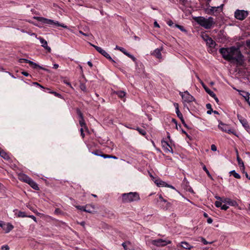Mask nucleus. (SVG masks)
Returning <instances> with one entry per match:
<instances>
[{
  "mask_svg": "<svg viewBox=\"0 0 250 250\" xmlns=\"http://www.w3.org/2000/svg\"><path fill=\"white\" fill-rule=\"evenodd\" d=\"M237 117L240 122V123L242 124V125L245 128H249V124L247 121L245 119H243L240 115H237Z\"/></svg>",
  "mask_w": 250,
  "mask_h": 250,
  "instance_id": "obj_17",
  "label": "nucleus"
},
{
  "mask_svg": "<svg viewBox=\"0 0 250 250\" xmlns=\"http://www.w3.org/2000/svg\"><path fill=\"white\" fill-rule=\"evenodd\" d=\"M23 75L25 76H28L29 75V74L26 72H25V71H23L21 73Z\"/></svg>",
  "mask_w": 250,
  "mask_h": 250,
  "instance_id": "obj_62",
  "label": "nucleus"
},
{
  "mask_svg": "<svg viewBox=\"0 0 250 250\" xmlns=\"http://www.w3.org/2000/svg\"><path fill=\"white\" fill-rule=\"evenodd\" d=\"M4 187L3 185L0 183V190H4Z\"/></svg>",
  "mask_w": 250,
  "mask_h": 250,
  "instance_id": "obj_61",
  "label": "nucleus"
},
{
  "mask_svg": "<svg viewBox=\"0 0 250 250\" xmlns=\"http://www.w3.org/2000/svg\"><path fill=\"white\" fill-rule=\"evenodd\" d=\"M126 56L132 59L133 61H135L136 60L135 58L129 53H128Z\"/></svg>",
  "mask_w": 250,
  "mask_h": 250,
  "instance_id": "obj_50",
  "label": "nucleus"
},
{
  "mask_svg": "<svg viewBox=\"0 0 250 250\" xmlns=\"http://www.w3.org/2000/svg\"><path fill=\"white\" fill-rule=\"evenodd\" d=\"M177 116L180 118V119L181 120L182 124L184 125L186 127H188V125H187L185 123V121L184 119V118H183V115L180 112V110H177Z\"/></svg>",
  "mask_w": 250,
  "mask_h": 250,
  "instance_id": "obj_20",
  "label": "nucleus"
},
{
  "mask_svg": "<svg viewBox=\"0 0 250 250\" xmlns=\"http://www.w3.org/2000/svg\"><path fill=\"white\" fill-rule=\"evenodd\" d=\"M5 223L2 222V221H0V227H1L3 229H4V227H5Z\"/></svg>",
  "mask_w": 250,
  "mask_h": 250,
  "instance_id": "obj_57",
  "label": "nucleus"
},
{
  "mask_svg": "<svg viewBox=\"0 0 250 250\" xmlns=\"http://www.w3.org/2000/svg\"><path fill=\"white\" fill-rule=\"evenodd\" d=\"M181 246L185 249L190 250L193 248V246L190 245L187 242H182L181 243Z\"/></svg>",
  "mask_w": 250,
  "mask_h": 250,
  "instance_id": "obj_22",
  "label": "nucleus"
},
{
  "mask_svg": "<svg viewBox=\"0 0 250 250\" xmlns=\"http://www.w3.org/2000/svg\"><path fill=\"white\" fill-rule=\"evenodd\" d=\"M194 20L206 29L210 28L213 23V19L210 17L208 19H205L204 17H195Z\"/></svg>",
  "mask_w": 250,
  "mask_h": 250,
  "instance_id": "obj_2",
  "label": "nucleus"
},
{
  "mask_svg": "<svg viewBox=\"0 0 250 250\" xmlns=\"http://www.w3.org/2000/svg\"><path fill=\"white\" fill-rule=\"evenodd\" d=\"M84 129H85L83 127H81V128L80 129L81 135L82 137H83V138L84 137V134L83 133Z\"/></svg>",
  "mask_w": 250,
  "mask_h": 250,
  "instance_id": "obj_47",
  "label": "nucleus"
},
{
  "mask_svg": "<svg viewBox=\"0 0 250 250\" xmlns=\"http://www.w3.org/2000/svg\"><path fill=\"white\" fill-rule=\"evenodd\" d=\"M237 19L243 21L245 19V17H235Z\"/></svg>",
  "mask_w": 250,
  "mask_h": 250,
  "instance_id": "obj_58",
  "label": "nucleus"
},
{
  "mask_svg": "<svg viewBox=\"0 0 250 250\" xmlns=\"http://www.w3.org/2000/svg\"><path fill=\"white\" fill-rule=\"evenodd\" d=\"M137 130L139 131V132L143 135H145L146 134V132L145 130L143 129H141V128H137Z\"/></svg>",
  "mask_w": 250,
  "mask_h": 250,
  "instance_id": "obj_39",
  "label": "nucleus"
},
{
  "mask_svg": "<svg viewBox=\"0 0 250 250\" xmlns=\"http://www.w3.org/2000/svg\"><path fill=\"white\" fill-rule=\"evenodd\" d=\"M152 245L156 247H164L167 244H171V241L167 240H164L162 239H158L156 240H152L150 241Z\"/></svg>",
  "mask_w": 250,
  "mask_h": 250,
  "instance_id": "obj_5",
  "label": "nucleus"
},
{
  "mask_svg": "<svg viewBox=\"0 0 250 250\" xmlns=\"http://www.w3.org/2000/svg\"><path fill=\"white\" fill-rule=\"evenodd\" d=\"M218 126V128L222 131L227 132L229 134L231 133L235 135V132L233 129H231L228 125L225 124L222 122H220Z\"/></svg>",
  "mask_w": 250,
  "mask_h": 250,
  "instance_id": "obj_6",
  "label": "nucleus"
},
{
  "mask_svg": "<svg viewBox=\"0 0 250 250\" xmlns=\"http://www.w3.org/2000/svg\"><path fill=\"white\" fill-rule=\"evenodd\" d=\"M202 85L203 86V88L205 89V87H207V86L205 84V83L203 82L202 81H201L200 82Z\"/></svg>",
  "mask_w": 250,
  "mask_h": 250,
  "instance_id": "obj_60",
  "label": "nucleus"
},
{
  "mask_svg": "<svg viewBox=\"0 0 250 250\" xmlns=\"http://www.w3.org/2000/svg\"><path fill=\"white\" fill-rule=\"evenodd\" d=\"M154 182L158 187H165L167 186V184L166 182L160 179L155 180Z\"/></svg>",
  "mask_w": 250,
  "mask_h": 250,
  "instance_id": "obj_23",
  "label": "nucleus"
},
{
  "mask_svg": "<svg viewBox=\"0 0 250 250\" xmlns=\"http://www.w3.org/2000/svg\"><path fill=\"white\" fill-rule=\"evenodd\" d=\"M163 50V47H161L160 48H157L151 54L155 57H156L158 59H161L162 58V54H161V51Z\"/></svg>",
  "mask_w": 250,
  "mask_h": 250,
  "instance_id": "obj_15",
  "label": "nucleus"
},
{
  "mask_svg": "<svg viewBox=\"0 0 250 250\" xmlns=\"http://www.w3.org/2000/svg\"><path fill=\"white\" fill-rule=\"evenodd\" d=\"M76 208L77 209H78L84 211L85 212H89V213H91V210H86V207L81 206H76Z\"/></svg>",
  "mask_w": 250,
  "mask_h": 250,
  "instance_id": "obj_28",
  "label": "nucleus"
},
{
  "mask_svg": "<svg viewBox=\"0 0 250 250\" xmlns=\"http://www.w3.org/2000/svg\"><path fill=\"white\" fill-rule=\"evenodd\" d=\"M18 216L19 217H24L27 216L25 215V213L24 212L20 211L18 213Z\"/></svg>",
  "mask_w": 250,
  "mask_h": 250,
  "instance_id": "obj_41",
  "label": "nucleus"
},
{
  "mask_svg": "<svg viewBox=\"0 0 250 250\" xmlns=\"http://www.w3.org/2000/svg\"><path fill=\"white\" fill-rule=\"evenodd\" d=\"M80 88L83 92H86L87 91V88L86 85L83 83H81Z\"/></svg>",
  "mask_w": 250,
  "mask_h": 250,
  "instance_id": "obj_37",
  "label": "nucleus"
},
{
  "mask_svg": "<svg viewBox=\"0 0 250 250\" xmlns=\"http://www.w3.org/2000/svg\"><path fill=\"white\" fill-rule=\"evenodd\" d=\"M222 5L220 6H217V7H211L209 9V12H208V14H218L217 11H222Z\"/></svg>",
  "mask_w": 250,
  "mask_h": 250,
  "instance_id": "obj_12",
  "label": "nucleus"
},
{
  "mask_svg": "<svg viewBox=\"0 0 250 250\" xmlns=\"http://www.w3.org/2000/svg\"><path fill=\"white\" fill-rule=\"evenodd\" d=\"M119 50L123 52L125 55H127V54L128 53L124 48L121 47H120V49Z\"/></svg>",
  "mask_w": 250,
  "mask_h": 250,
  "instance_id": "obj_45",
  "label": "nucleus"
},
{
  "mask_svg": "<svg viewBox=\"0 0 250 250\" xmlns=\"http://www.w3.org/2000/svg\"><path fill=\"white\" fill-rule=\"evenodd\" d=\"M28 184H29L33 189L35 190H39V188L38 185L31 179L28 183Z\"/></svg>",
  "mask_w": 250,
  "mask_h": 250,
  "instance_id": "obj_21",
  "label": "nucleus"
},
{
  "mask_svg": "<svg viewBox=\"0 0 250 250\" xmlns=\"http://www.w3.org/2000/svg\"><path fill=\"white\" fill-rule=\"evenodd\" d=\"M0 155L5 160H8L10 158L9 155L3 150L0 151Z\"/></svg>",
  "mask_w": 250,
  "mask_h": 250,
  "instance_id": "obj_27",
  "label": "nucleus"
},
{
  "mask_svg": "<svg viewBox=\"0 0 250 250\" xmlns=\"http://www.w3.org/2000/svg\"><path fill=\"white\" fill-rule=\"evenodd\" d=\"M223 203L222 202L220 201V200L216 201L214 204L215 206L217 208H221V209L222 210H226L229 208V206H228L227 205H222Z\"/></svg>",
  "mask_w": 250,
  "mask_h": 250,
  "instance_id": "obj_14",
  "label": "nucleus"
},
{
  "mask_svg": "<svg viewBox=\"0 0 250 250\" xmlns=\"http://www.w3.org/2000/svg\"><path fill=\"white\" fill-rule=\"evenodd\" d=\"M18 178L20 181L28 184L31 178L25 174L21 173L18 174Z\"/></svg>",
  "mask_w": 250,
  "mask_h": 250,
  "instance_id": "obj_11",
  "label": "nucleus"
},
{
  "mask_svg": "<svg viewBox=\"0 0 250 250\" xmlns=\"http://www.w3.org/2000/svg\"><path fill=\"white\" fill-rule=\"evenodd\" d=\"M79 124L81 126V127H83L85 130H87L88 129H87V127L86 125V124H85V121H84V119H80L79 120Z\"/></svg>",
  "mask_w": 250,
  "mask_h": 250,
  "instance_id": "obj_26",
  "label": "nucleus"
},
{
  "mask_svg": "<svg viewBox=\"0 0 250 250\" xmlns=\"http://www.w3.org/2000/svg\"><path fill=\"white\" fill-rule=\"evenodd\" d=\"M223 58L230 62H235L239 65L243 63V56L239 49L234 46L221 48L219 50Z\"/></svg>",
  "mask_w": 250,
  "mask_h": 250,
  "instance_id": "obj_1",
  "label": "nucleus"
},
{
  "mask_svg": "<svg viewBox=\"0 0 250 250\" xmlns=\"http://www.w3.org/2000/svg\"><path fill=\"white\" fill-rule=\"evenodd\" d=\"M206 107L208 110L207 111V113L208 114H211L212 112V109L211 108V105L210 104H206Z\"/></svg>",
  "mask_w": 250,
  "mask_h": 250,
  "instance_id": "obj_35",
  "label": "nucleus"
},
{
  "mask_svg": "<svg viewBox=\"0 0 250 250\" xmlns=\"http://www.w3.org/2000/svg\"><path fill=\"white\" fill-rule=\"evenodd\" d=\"M204 89L211 97H215V93L211 91L208 87H205Z\"/></svg>",
  "mask_w": 250,
  "mask_h": 250,
  "instance_id": "obj_31",
  "label": "nucleus"
},
{
  "mask_svg": "<svg viewBox=\"0 0 250 250\" xmlns=\"http://www.w3.org/2000/svg\"><path fill=\"white\" fill-rule=\"evenodd\" d=\"M3 230L5 231V233H8L10 232L14 228L13 226L10 223L5 224L4 225Z\"/></svg>",
  "mask_w": 250,
  "mask_h": 250,
  "instance_id": "obj_19",
  "label": "nucleus"
},
{
  "mask_svg": "<svg viewBox=\"0 0 250 250\" xmlns=\"http://www.w3.org/2000/svg\"><path fill=\"white\" fill-rule=\"evenodd\" d=\"M174 106L175 107V108H176V113H177V110H179V106H178V104H177V103H174Z\"/></svg>",
  "mask_w": 250,
  "mask_h": 250,
  "instance_id": "obj_56",
  "label": "nucleus"
},
{
  "mask_svg": "<svg viewBox=\"0 0 250 250\" xmlns=\"http://www.w3.org/2000/svg\"><path fill=\"white\" fill-rule=\"evenodd\" d=\"M201 241L204 243L205 245H207L208 244H211L212 242L208 243L207 241V240L203 237H201Z\"/></svg>",
  "mask_w": 250,
  "mask_h": 250,
  "instance_id": "obj_44",
  "label": "nucleus"
},
{
  "mask_svg": "<svg viewBox=\"0 0 250 250\" xmlns=\"http://www.w3.org/2000/svg\"><path fill=\"white\" fill-rule=\"evenodd\" d=\"M203 169H204V171H205V172H206V173L207 174L208 176L211 179V180H213V178H212V177L211 176V175H210L209 172L208 171V170L207 169L206 166L204 165L203 167Z\"/></svg>",
  "mask_w": 250,
  "mask_h": 250,
  "instance_id": "obj_36",
  "label": "nucleus"
},
{
  "mask_svg": "<svg viewBox=\"0 0 250 250\" xmlns=\"http://www.w3.org/2000/svg\"><path fill=\"white\" fill-rule=\"evenodd\" d=\"M34 18L38 21H41L43 24L49 25H55L58 26H62L64 28H67V26L63 24H60L58 21H54L53 20L44 18L42 17H34Z\"/></svg>",
  "mask_w": 250,
  "mask_h": 250,
  "instance_id": "obj_4",
  "label": "nucleus"
},
{
  "mask_svg": "<svg viewBox=\"0 0 250 250\" xmlns=\"http://www.w3.org/2000/svg\"><path fill=\"white\" fill-rule=\"evenodd\" d=\"M62 82L63 83H65L66 85L70 86L71 88H73L71 83L68 82V81L65 79H63Z\"/></svg>",
  "mask_w": 250,
  "mask_h": 250,
  "instance_id": "obj_43",
  "label": "nucleus"
},
{
  "mask_svg": "<svg viewBox=\"0 0 250 250\" xmlns=\"http://www.w3.org/2000/svg\"><path fill=\"white\" fill-rule=\"evenodd\" d=\"M159 198L161 201L165 202V203H167V205H168V206H170L171 205L170 203L167 202V200L163 198L162 195H159Z\"/></svg>",
  "mask_w": 250,
  "mask_h": 250,
  "instance_id": "obj_40",
  "label": "nucleus"
},
{
  "mask_svg": "<svg viewBox=\"0 0 250 250\" xmlns=\"http://www.w3.org/2000/svg\"><path fill=\"white\" fill-rule=\"evenodd\" d=\"M77 113H78V114L79 115V116L80 117V119H83V114H82V113L80 110H78Z\"/></svg>",
  "mask_w": 250,
  "mask_h": 250,
  "instance_id": "obj_51",
  "label": "nucleus"
},
{
  "mask_svg": "<svg viewBox=\"0 0 250 250\" xmlns=\"http://www.w3.org/2000/svg\"><path fill=\"white\" fill-rule=\"evenodd\" d=\"M162 147H163L165 152H171L173 153V150L172 147L170 146L168 143L164 140L161 141Z\"/></svg>",
  "mask_w": 250,
  "mask_h": 250,
  "instance_id": "obj_10",
  "label": "nucleus"
},
{
  "mask_svg": "<svg viewBox=\"0 0 250 250\" xmlns=\"http://www.w3.org/2000/svg\"><path fill=\"white\" fill-rule=\"evenodd\" d=\"M19 62L21 63L24 62L28 63L30 64V62H31L32 61H29L27 59H20Z\"/></svg>",
  "mask_w": 250,
  "mask_h": 250,
  "instance_id": "obj_42",
  "label": "nucleus"
},
{
  "mask_svg": "<svg viewBox=\"0 0 250 250\" xmlns=\"http://www.w3.org/2000/svg\"><path fill=\"white\" fill-rule=\"evenodd\" d=\"M101 157H103L104 158H110V155L106 154H102V155H101Z\"/></svg>",
  "mask_w": 250,
  "mask_h": 250,
  "instance_id": "obj_52",
  "label": "nucleus"
},
{
  "mask_svg": "<svg viewBox=\"0 0 250 250\" xmlns=\"http://www.w3.org/2000/svg\"><path fill=\"white\" fill-rule=\"evenodd\" d=\"M237 160L238 161V163L239 166L240 167H242L243 169H244V163H243V161L240 158L239 156H237Z\"/></svg>",
  "mask_w": 250,
  "mask_h": 250,
  "instance_id": "obj_29",
  "label": "nucleus"
},
{
  "mask_svg": "<svg viewBox=\"0 0 250 250\" xmlns=\"http://www.w3.org/2000/svg\"><path fill=\"white\" fill-rule=\"evenodd\" d=\"M215 198L218 200H220V201L224 203L227 204L230 206H234L236 205V202L231 200L230 198H225V197H220L219 196H215Z\"/></svg>",
  "mask_w": 250,
  "mask_h": 250,
  "instance_id": "obj_9",
  "label": "nucleus"
},
{
  "mask_svg": "<svg viewBox=\"0 0 250 250\" xmlns=\"http://www.w3.org/2000/svg\"><path fill=\"white\" fill-rule=\"evenodd\" d=\"M207 222H208V224H211V223H212V219L211 218H208L207 219Z\"/></svg>",
  "mask_w": 250,
  "mask_h": 250,
  "instance_id": "obj_59",
  "label": "nucleus"
},
{
  "mask_svg": "<svg viewBox=\"0 0 250 250\" xmlns=\"http://www.w3.org/2000/svg\"><path fill=\"white\" fill-rule=\"evenodd\" d=\"M167 23L169 26L175 27V24H174V23L171 21H168Z\"/></svg>",
  "mask_w": 250,
  "mask_h": 250,
  "instance_id": "obj_46",
  "label": "nucleus"
},
{
  "mask_svg": "<svg viewBox=\"0 0 250 250\" xmlns=\"http://www.w3.org/2000/svg\"><path fill=\"white\" fill-rule=\"evenodd\" d=\"M28 217L29 218H32L35 222H37L36 218L34 215H29V216H28Z\"/></svg>",
  "mask_w": 250,
  "mask_h": 250,
  "instance_id": "obj_54",
  "label": "nucleus"
},
{
  "mask_svg": "<svg viewBox=\"0 0 250 250\" xmlns=\"http://www.w3.org/2000/svg\"><path fill=\"white\" fill-rule=\"evenodd\" d=\"M154 26L156 27H159V25L158 24V23L157 22V21H155L154 23Z\"/></svg>",
  "mask_w": 250,
  "mask_h": 250,
  "instance_id": "obj_63",
  "label": "nucleus"
},
{
  "mask_svg": "<svg viewBox=\"0 0 250 250\" xmlns=\"http://www.w3.org/2000/svg\"><path fill=\"white\" fill-rule=\"evenodd\" d=\"M206 42L207 44L210 47H213L216 45L215 42L211 38H209Z\"/></svg>",
  "mask_w": 250,
  "mask_h": 250,
  "instance_id": "obj_24",
  "label": "nucleus"
},
{
  "mask_svg": "<svg viewBox=\"0 0 250 250\" xmlns=\"http://www.w3.org/2000/svg\"><path fill=\"white\" fill-rule=\"evenodd\" d=\"M140 196L137 192H129L122 194V201L124 203H129L140 200Z\"/></svg>",
  "mask_w": 250,
  "mask_h": 250,
  "instance_id": "obj_3",
  "label": "nucleus"
},
{
  "mask_svg": "<svg viewBox=\"0 0 250 250\" xmlns=\"http://www.w3.org/2000/svg\"><path fill=\"white\" fill-rule=\"evenodd\" d=\"M116 93L121 98H124L125 95V92L124 91H119Z\"/></svg>",
  "mask_w": 250,
  "mask_h": 250,
  "instance_id": "obj_30",
  "label": "nucleus"
},
{
  "mask_svg": "<svg viewBox=\"0 0 250 250\" xmlns=\"http://www.w3.org/2000/svg\"><path fill=\"white\" fill-rule=\"evenodd\" d=\"M2 250H9V247L8 245H4L1 247Z\"/></svg>",
  "mask_w": 250,
  "mask_h": 250,
  "instance_id": "obj_48",
  "label": "nucleus"
},
{
  "mask_svg": "<svg viewBox=\"0 0 250 250\" xmlns=\"http://www.w3.org/2000/svg\"><path fill=\"white\" fill-rule=\"evenodd\" d=\"M174 26L179 28L181 31L184 32L185 33H187V30H186L183 26L178 25L177 24H175Z\"/></svg>",
  "mask_w": 250,
  "mask_h": 250,
  "instance_id": "obj_34",
  "label": "nucleus"
},
{
  "mask_svg": "<svg viewBox=\"0 0 250 250\" xmlns=\"http://www.w3.org/2000/svg\"><path fill=\"white\" fill-rule=\"evenodd\" d=\"M250 13L248 11L236 10L234 13V16H248Z\"/></svg>",
  "mask_w": 250,
  "mask_h": 250,
  "instance_id": "obj_18",
  "label": "nucleus"
},
{
  "mask_svg": "<svg viewBox=\"0 0 250 250\" xmlns=\"http://www.w3.org/2000/svg\"><path fill=\"white\" fill-rule=\"evenodd\" d=\"M180 95L181 96L183 100L187 103H190L194 100V98L187 91L184 92H180Z\"/></svg>",
  "mask_w": 250,
  "mask_h": 250,
  "instance_id": "obj_8",
  "label": "nucleus"
},
{
  "mask_svg": "<svg viewBox=\"0 0 250 250\" xmlns=\"http://www.w3.org/2000/svg\"><path fill=\"white\" fill-rule=\"evenodd\" d=\"M99 152V151L97 150L96 151L93 152L92 153L97 156H101V155H102V154H100Z\"/></svg>",
  "mask_w": 250,
  "mask_h": 250,
  "instance_id": "obj_53",
  "label": "nucleus"
},
{
  "mask_svg": "<svg viewBox=\"0 0 250 250\" xmlns=\"http://www.w3.org/2000/svg\"><path fill=\"white\" fill-rule=\"evenodd\" d=\"M211 149L213 151H216L217 150V147L216 146H215V145H212L211 146Z\"/></svg>",
  "mask_w": 250,
  "mask_h": 250,
  "instance_id": "obj_49",
  "label": "nucleus"
},
{
  "mask_svg": "<svg viewBox=\"0 0 250 250\" xmlns=\"http://www.w3.org/2000/svg\"><path fill=\"white\" fill-rule=\"evenodd\" d=\"M52 94H54L56 96H57L58 97H59V98L61 97V95L59 93L56 92L54 91V92H52Z\"/></svg>",
  "mask_w": 250,
  "mask_h": 250,
  "instance_id": "obj_55",
  "label": "nucleus"
},
{
  "mask_svg": "<svg viewBox=\"0 0 250 250\" xmlns=\"http://www.w3.org/2000/svg\"><path fill=\"white\" fill-rule=\"evenodd\" d=\"M89 43L91 46L94 47L99 53L101 54L109 61L115 62V61L112 59L110 56L104 50L102 49L101 47L95 45L91 43Z\"/></svg>",
  "mask_w": 250,
  "mask_h": 250,
  "instance_id": "obj_7",
  "label": "nucleus"
},
{
  "mask_svg": "<svg viewBox=\"0 0 250 250\" xmlns=\"http://www.w3.org/2000/svg\"><path fill=\"white\" fill-rule=\"evenodd\" d=\"M79 33H80L81 34H82L85 37H93V35H92V34L90 33L89 31L84 33L83 31L80 30Z\"/></svg>",
  "mask_w": 250,
  "mask_h": 250,
  "instance_id": "obj_33",
  "label": "nucleus"
},
{
  "mask_svg": "<svg viewBox=\"0 0 250 250\" xmlns=\"http://www.w3.org/2000/svg\"><path fill=\"white\" fill-rule=\"evenodd\" d=\"M237 91L239 92L240 94L244 98L247 103L250 101V94L249 92L239 90H237Z\"/></svg>",
  "mask_w": 250,
  "mask_h": 250,
  "instance_id": "obj_16",
  "label": "nucleus"
},
{
  "mask_svg": "<svg viewBox=\"0 0 250 250\" xmlns=\"http://www.w3.org/2000/svg\"><path fill=\"white\" fill-rule=\"evenodd\" d=\"M246 44L248 46L250 47V40H248L246 41Z\"/></svg>",
  "mask_w": 250,
  "mask_h": 250,
  "instance_id": "obj_64",
  "label": "nucleus"
},
{
  "mask_svg": "<svg viewBox=\"0 0 250 250\" xmlns=\"http://www.w3.org/2000/svg\"><path fill=\"white\" fill-rule=\"evenodd\" d=\"M201 37L206 42L210 38L207 34L205 33L202 34Z\"/></svg>",
  "mask_w": 250,
  "mask_h": 250,
  "instance_id": "obj_38",
  "label": "nucleus"
},
{
  "mask_svg": "<svg viewBox=\"0 0 250 250\" xmlns=\"http://www.w3.org/2000/svg\"><path fill=\"white\" fill-rule=\"evenodd\" d=\"M38 39L40 40V42L42 44V46L47 50L48 52H50L51 51V48L47 45V41L41 37L38 38Z\"/></svg>",
  "mask_w": 250,
  "mask_h": 250,
  "instance_id": "obj_13",
  "label": "nucleus"
},
{
  "mask_svg": "<svg viewBox=\"0 0 250 250\" xmlns=\"http://www.w3.org/2000/svg\"><path fill=\"white\" fill-rule=\"evenodd\" d=\"M231 174L233 175V176L237 179H240L241 176L240 175L236 173L235 170H232L229 172Z\"/></svg>",
  "mask_w": 250,
  "mask_h": 250,
  "instance_id": "obj_32",
  "label": "nucleus"
},
{
  "mask_svg": "<svg viewBox=\"0 0 250 250\" xmlns=\"http://www.w3.org/2000/svg\"><path fill=\"white\" fill-rule=\"evenodd\" d=\"M30 65L34 68H36L37 67H39L40 69L47 71V69L43 68L42 67L39 65L38 64L34 62H30Z\"/></svg>",
  "mask_w": 250,
  "mask_h": 250,
  "instance_id": "obj_25",
  "label": "nucleus"
}]
</instances>
